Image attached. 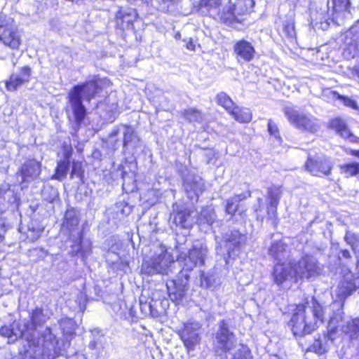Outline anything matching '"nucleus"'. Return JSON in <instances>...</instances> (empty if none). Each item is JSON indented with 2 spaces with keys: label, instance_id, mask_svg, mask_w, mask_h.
Returning <instances> with one entry per match:
<instances>
[{
  "label": "nucleus",
  "instance_id": "nucleus-22",
  "mask_svg": "<svg viewBox=\"0 0 359 359\" xmlns=\"http://www.w3.org/2000/svg\"><path fill=\"white\" fill-rule=\"evenodd\" d=\"M357 286L353 280V276H346L339 283L335 290V294L339 298V301L344 303V300L356 290Z\"/></svg>",
  "mask_w": 359,
  "mask_h": 359
},
{
  "label": "nucleus",
  "instance_id": "nucleus-47",
  "mask_svg": "<svg viewBox=\"0 0 359 359\" xmlns=\"http://www.w3.org/2000/svg\"><path fill=\"white\" fill-rule=\"evenodd\" d=\"M117 208H118L120 213L125 216L130 215L133 210V207L124 201L118 203Z\"/></svg>",
  "mask_w": 359,
  "mask_h": 359
},
{
  "label": "nucleus",
  "instance_id": "nucleus-17",
  "mask_svg": "<svg viewBox=\"0 0 359 359\" xmlns=\"http://www.w3.org/2000/svg\"><path fill=\"white\" fill-rule=\"evenodd\" d=\"M233 52L238 61L250 62L255 55V49L252 44L245 39L238 40L233 45Z\"/></svg>",
  "mask_w": 359,
  "mask_h": 359
},
{
  "label": "nucleus",
  "instance_id": "nucleus-46",
  "mask_svg": "<svg viewBox=\"0 0 359 359\" xmlns=\"http://www.w3.org/2000/svg\"><path fill=\"white\" fill-rule=\"evenodd\" d=\"M83 175V170L82 168V163L79 161H73L72 168L70 174L71 178H73L74 176L82 179Z\"/></svg>",
  "mask_w": 359,
  "mask_h": 359
},
{
  "label": "nucleus",
  "instance_id": "nucleus-28",
  "mask_svg": "<svg viewBox=\"0 0 359 359\" xmlns=\"http://www.w3.org/2000/svg\"><path fill=\"white\" fill-rule=\"evenodd\" d=\"M269 255L274 259L281 261L287 255V245L282 240L273 241L269 248Z\"/></svg>",
  "mask_w": 359,
  "mask_h": 359
},
{
  "label": "nucleus",
  "instance_id": "nucleus-50",
  "mask_svg": "<svg viewBox=\"0 0 359 359\" xmlns=\"http://www.w3.org/2000/svg\"><path fill=\"white\" fill-rule=\"evenodd\" d=\"M120 131H121V129L119 128H114L109 135V139L111 141L114 142V147L116 146V144L118 143V140H114V138H115L120 133Z\"/></svg>",
  "mask_w": 359,
  "mask_h": 359
},
{
  "label": "nucleus",
  "instance_id": "nucleus-3",
  "mask_svg": "<svg viewBox=\"0 0 359 359\" xmlns=\"http://www.w3.org/2000/svg\"><path fill=\"white\" fill-rule=\"evenodd\" d=\"M102 90L100 81H90L82 85H76L68 94L69 104L73 111L75 122L81 123L86 114V109L83 104L82 97L90 102Z\"/></svg>",
  "mask_w": 359,
  "mask_h": 359
},
{
  "label": "nucleus",
  "instance_id": "nucleus-6",
  "mask_svg": "<svg viewBox=\"0 0 359 359\" xmlns=\"http://www.w3.org/2000/svg\"><path fill=\"white\" fill-rule=\"evenodd\" d=\"M174 264L171 256L167 252L165 247H160L158 252H155L154 256L144 260L142 264L141 271L144 274L154 275L156 273L168 274L171 271L170 267Z\"/></svg>",
  "mask_w": 359,
  "mask_h": 359
},
{
  "label": "nucleus",
  "instance_id": "nucleus-26",
  "mask_svg": "<svg viewBox=\"0 0 359 359\" xmlns=\"http://www.w3.org/2000/svg\"><path fill=\"white\" fill-rule=\"evenodd\" d=\"M330 337V334H329V332L326 334H323V336L318 335L317 338H315L313 344L307 348V351L318 354H323L327 352L330 344L332 343L334 339L333 336H332V338Z\"/></svg>",
  "mask_w": 359,
  "mask_h": 359
},
{
  "label": "nucleus",
  "instance_id": "nucleus-39",
  "mask_svg": "<svg viewBox=\"0 0 359 359\" xmlns=\"http://www.w3.org/2000/svg\"><path fill=\"white\" fill-rule=\"evenodd\" d=\"M217 102L219 105L223 107L226 111L230 112L235 107L234 103L230 97L225 93H219L216 97Z\"/></svg>",
  "mask_w": 359,
  "mask_h": 359
},
{
  "label": "nucleus",
  "instance_id": "nucleus-57",
  "mask_svg": "<svg viewBox=\"0 0 359 359\" xmlns=\"http://www.w3.org/2000/svg\"><path fill=\"white\" fill-rule=\"evenodd\" d=\"M269 359H280L277 355H272Z\"/></svg>",
  "mask_w": 359,
  "mask_h": 359
},
{
  "label": "nucleus",
  "instance_id": "nucleus-37",
  "mask_svg": "<svg viewBox=\"0 0 359 359\" xmlns=\"http://www.w3.org/2000/svg\"><path fill=\"white\" fill-rule=\"evenodd\" d=\"M222 0H201V6L203 8H206L208 13L212 12V14L219 15L220 6Z\"/></svg>",
  "mask_w": 359,
  "mask_h": 359
},
{
  "label": "nucleus",
  "instance_id": "nucleus-19",
  "mask_svg": "<svg viewBox=\"0 0 359 359\" xmlns=\"http://www.w3.org/2000/svg\"><path fill=\"white\" fill-rule=\"evenodd\" d=\"M272 276L275 283L278 285H280L289 278H295L293 264H285L282 263L276 264Z\"/></svg>",
  "mask_w": 359,
  "mask_h": 359
},
{
  "label": "nucleus",
  "instance_id": "nucleus-29",
  "mask_svg": "<svg viewBox=\"0 0 359 359\" xmlns=\"http://www.w3.org/2000/svg\"><path fill=\"white\" fill-rule=\"evenodd\" d=\"M345 43L348 47L350 53L359 51V27H353L346 33Z\"/></svg>",
  "mask_w": 359,
  "mask_h": 359
},
{
  "label": "nucleus",
  "instance_id": "nucleus-38",
  "mask_svg": "<svg viewBox=\"0 0 359 359\" xmlns=\"http://www.w3.org/2000/svg\"><path fill=\"white\" fill-rule=\"evenodd\" d=\"M219 15L221 20L226 24H232L236 21L233 5L229 4L226 6Z\"/></svg>",
  "mask_w": 359,
  "mask_h": 359
},
{
  "label": "nucleus",
  "instance_id": "nucleus-9",
  "mask_svg": "<svg viewBox=\"0 0 359 359\" xmlns=\"http://www.w3.org/2000/svg\"><path fill=\"white\" fill-rule=\"evenodd\" d=\"M0 41L13 49H18L21 43L13 19L2 15H0Z\"/></svg>",
  "mask_w": 359,
  "mask_h": 359
},
{
  "label": "nucleus",
  "instance_id": "nucleus-32",
  "mask_svg": "<svg viewBox=\"0 0 359 359\" xmlns=\"http://www.w3.org/2000/svg\"><path fill=\"white\" fill-rule=\"evenodd\" d=\"M244 198L245 196L243 194L235 195L228 198L225 203L226 213L233 216L238 210L239 203Z\"/></svg>",
  "mask_w": 359,
  "mask_h": 359
},
{
  "label": "nucleus",
  "instance_id": "nucleus-56",
  "mask_svg": "<svg viewBox=\"0 0 359 359\" xmlns=\"http://www.w3.org/2000/svg\"><path fill=\"white\" fill-rule=\"evenodd\" d=\"M351 154L352 155L359 158V150H352Z\"/></svg>",
  "mask_w": 359,
  "mask_h": 359
},
{
  "label": "nucleus",
  "instance_id": "nucleus-10",
  "mask_svg": "<svg viewBox=\"0 0 359 359\" xmlns=\"http://www.w3.org/2000/svg\"><path fill=\"white\" fill-rule=\"evenodd\" d=\"M295 280L298 279H311L320 275L322 266L317 259L313 256L306 255L297 264H294Z\"/></svg>",
  "mask_w": 359,
  "mask_h": 359
},
{
  "label": "nucleus",
  "instance_id": "nucleus-21",
  "mask_svg": "<svg viewBox=\"0 0 359 359\" xmlns=\"http://www.w3.org/2000/svg\"><path fill=\"white\" fill-rule=\"evenodd\" d=\"M282 196L280 187H271L268 190L267 215L269 219H274L277 215V207Z\"/></svg>",
  "mask_w": 359,
  "mask_h": 359
},
{
  "label": "nucleus",
  "instance_id": "nucleus-51",
  "mask_svg": "<svg viewBox=\"0 0 359 359\" xmlns=\"http://www.w3.org/2000/svg\"><path fill=\"white\" fill-rule=\"evenodd\" d=\"M340 255L345 259L350 260L351 259V253L348 250H340Z\"/></svg>",
  "mask_w": 359,
  "mask_h": 359
},
{
  "label": "nucleus",
  "instance_id": "nucleus-8",
  "mask_svg": "<svg viewBox=\"0 0 359 359\" xmlns=\"http://www.w3.org/2000/svg\"><path fill=\"white\" fill-rule=\"evenodd\" d=\"M236 339L233 332L230 330L228 323L222 320L217 325L214 339V346L219 354L230 353L236 347Z\"/></svg>",
  "mask_w": 359,
  "mask_h": 359
},
{
  "label": "nucleus",
  "instance_id": "nucleus-24",
  "mask_svg": "<svg viewBox=\"0 0 359 359\" xmlns=\"http://www.w3.org/2000/svg\"><path fill=\"white\" fill-rule=\"evenodd\" d=\"M193 212L189 209L184 208L172 214L171 219L177 226L182 229H189L194 223V219L191 217V213Z\"/></svg>",
  "mask_w": 359,
  "mask_h": 359
},
{
  "label": "nucleus",
  "instance_id": "nucleus-7",
  "mask_svg": "<svg viewBox=\"0 0 359 359\" xmlns=\"http://www.w3.org/2000/svg\"><path fill=\"white\" fill-rule=\"evenodd\" d=\"M207 253V246L196 241L193 245L192 249L189 250L188 254L185 252H180L177 261L181 267L191 271L196 266L204 264Z\"/></svg>",
  "mask_w": 359,
  "mask_h": 359
},
{
  "label": "nucleus",
  "instance_id": "nucleus-35",
  "mask_svg": "<svg viewBox=\"0 0 359 359\" xmlns=\"http://www.w3.org/2000/svg\"><path fill=\"white\" fill-rule=\"evenodd\" d=\"M123 131L122 133L123 135V146L124 148H127L128 147L135 144L136 140H137V137L135 133L134 129L131 126H124L122 127Z\"/></svg>",
  "mask_w": 359,
  "mask_h": 359
},
{
  "label": "nucleus",
  "instance_id": "nucleus-52",
  "mask_svg": "<svg viewBox=\"0 0 359 359\" xmlns=\"http://www.w3.org/2000/svg\"><path fill=\"white\" fill-rule=\"evenodd\" d=\"M186 47L190 50H195L196 45L191 39H190V40L187 42Z\"/></svg>",
  "mask_w": 359,
  "mask_h": 359
},
{
  "label": "nucleus",
  "instance_id": "nucleus-23",
  "mask_svg": "<svg viewBox=\"0 0 359 359\" xmlns=\"http://www.w3.org/2000/svg\"><path fill=\"white\" fill-rule=\"evenodd\" d=\"M329 127L334 130L341 137L348 140L351 142H358L359 138L351 133L346 122L341 118H334L329 123Z\"/></svg>",
  "mask_w": 359,
  "mask_h": 359
},
{
  "label": "nucleus",
  "instance_id": "nucleus-18",
  "mask_svg": "<svg viewBox=\"0 0 359 359\" xmlns=\"http://www.w3.org/2000/svg\"><path fill=\"white\" fill-rule=\"evenodd\" d=\"M31 76V69L28 66L23 67L19 74H13L6 82V87L8 91H15L24 83L29 82Z\"/></svg>",
  "mask_w": 359,
  "mask_h": 359
},
{
  "label": "nucleus",
  "instance_id": "nucleus-20",
  "mask_svg": "<svg viewBox=\"0 0 359 359\" xmlns=\"http://www.w3.org/2000/svg\"><path fill=\"white\" fill-rule=\"evenodd\" d=\"M332 20L337 25H340L345 18L350 15L351 2L349 0H332Z\"/></svg>",
  "mask_w": 359,
  "mask_h": 359
},
{
  "label": "nucleus",
  "instance_id": "nucleus-2",
  "mask_svg": "<svg viewBox=\"0 0 359 359\" xmlns=\"http://www.w3.org/2000/svg\"><path fill=\"white\" fill-rule=\"evenodd\" d=\"M325 310L314 297L306 304L297 306L290 319V325L294 336L302 337L310 334L323 323Z\"/></svg>",
  "mask_w": 359,
  "mask_h": 359
},
{
  "label": "nucleus",
  "instance_id": "nucleus-1",
  "mask_svg": "<svg viewBox=\"0 0 359 359\" xmlns=\"http://www.w3.org/2000/svg\"><path fill=\"white\" fill-rule=\"evenodd\" d=\"M52 312L46 308H36L27 319L14 320L0 328V334L6 337L8 343L24 338L29 344L21 359H54L61 354L58 341L50 327L37 333L36 327L41 326L50 319Z\"/></svg>",
  "mask_w": 359,
  "mask_h": 359
},
{
  "label": "nucleus",
  "instance_id": "nucleus-11",
  "mask_svg": "<svg viewBox=\"0 0 359 359\" xmlns=\"http://www.w3.org/2000/svg\"><path fill=\"white\" fill-rule=\"evenodd\" d=\"M176 279L168 280L166 283L169 297L172 302L179 304L185 296L189 289V272L182 267Z\"/></svg>",
  "mask_w": 359,
  "mask_h": 359
},
{
  "label": "nucleus",
  "instance_id": "nucleus-45",
  "mask_svg": "<svg viewBox=\"0 0 359 359\" xmlns=\"http://www.w3.org/2000/svg\"><path fill=\"white\" fill-rule=\"evenodd\" d=\"M268 131L271 135L273 136L274 138L280 144L282 139L279 135V130L277 125L271 120L269 119L268 122Z\"/></svg>",
  "mask_w": 359,
  "mask_h": 359
},
{
  "label": "nucleus",
  "instance_id": "nucleus-58",
  "mask_svg": "<svg viewBox=\"0 0 359 359\" xmlns=\"http://www.w3.org/2000/svg\"><path fill=\"white\" fill-rule=\"evenodd\" d=\"M175 1L176 0H163V1H170V2L172 3V4H175Z\"/></svg>",
  "mask_w": 359,
  "mask_h": 359
},
{
  "label": "nucleus",
  "instance_id": "nucleus-25",
  "mask_svg": "<svg viewBox=\"0 0 359 359\" xmlns=\"http://www.w3.org/2000/svg\"><path fill=\"white\" fill-rule=\"evenodd\" d=\"M136 18L137 14L133 9L119 10L116 14V24L123 30L133 29V22Z\"/></svg>",
  "mask_w": 359,
  "mask_h": 359
},
{
  "label": "nucleus",
  "instance_id": "nucleus-33",
  "mask_svg": "<svg viewBox=\"0 0 359 359\" xmlns=\"http://www.w3.org/2000/svg\"><path fill=\"white\" fill-rule=\"evenodd\" d=\"M344 241L351 246L356 258L359 256V233L351 231H346Z\"/></svg>",
  "mask_w": 359,
  "mask_h": 359
},
{
  "label": "nucleus",
  "instance_id": "nucleus-4",
  "mask_svg": "<svg viewBox=\"0 0 359 359\" xmlns=\"http://www.w3.org/2000/svg\"><path fill=\"white\" fill-rule=\"evenodd\" d=\"M217 250L221 253L226 252L228 258L234 259L245 245L247 236L239 231L233 229L224 233L222 238L215 236Z\"/></svg>",
  "mask_w": 359,
  "mask_h": 359
},
{
  "label": "nucleus",
  "instance_id": "nucleus-44",
  "mask_svg": "<svg viewBox=\"0 0 359 359\" xmlns=\"http://www.w3.org/2000/svg\"><path fill=\"white\" fill-rule=\"evenodd\" d=\"M140 306L141 311L144 313H150L152 316H158V312L153 309V305L151 303H147L146 301L144 302L142 297L140 298Z\"/></svg>",
  "mask_w": 359,
  "mask_h": 359
},
{
  "label": "nucleus",
  "instance_id": "nucleus-55",
  "mask_svg": "<svg viewBox=\"0 0 359 359\" xmlns=\"http://www.w3.org/2000/svg\"><path fill=\"white\" fill-rule=\"evenodd\" d=\"M51 191H53V197L52 198H48L47 200L49 201L50 202H53L54 201V198L57 196V191L55 190H53L51 189Z\"/></svg>",
  "mask_w": 359,
  "mask_h": 359
},
{
  "label": "nucleus",
  "instance_id": "nucleus-43",
  "mask_svg": "<svg viewBox=\"0 0 359 359\" xmlns=\"http://www.w3.org/2000/svg\"><path fill=\"white\" fill-rule=\"evenodd\" d=\"M346 177L355 175L359 172V163H353L341 166Z\"/></svg>",
  "mask_w": 359,
  "mask_h": 359
},
{
  "label": "nucleus",
  "instance_id": "nucleus-53",
  "mask_svg": "<svg viewBox=\"0 0 359 359\" xmlns=\"http://www.w3.org/2000/svg\"><path fill=\"white\" fill-rule=\"evenodd\" d=\"M34 252H37V255L43 258L48 255V252L41 248L34 249Z\"/></svg>",
  "mask_w": 359,
  "mask_h": 359
},
{
  "label": "nucleus",
  "instance_id": "nucleus-36",
  "mask_svg": "<svg viewBox=\"0 0 359 359\" xmlns=\"http://www.w3.org/2000/svg\"><path fill=\"white\" fill-rule=\"evenodd\" d=\"M201 286L207 289L213 290L219 285L217 278L213 273H202L201 274Z\"/></svg>",
  "mask_w": 359,
  "mask_h": 359
},
{
  "label": "nucleus",
  "instance_id": "nucleus-31",
  "mask_svg": "<svg viewBox=\"0 0 359 359\" xmlns=\"http://www.w3.org/2000/svg\"><path fill=\"white\" fill-rule=\"evenodd\" d=\"M229 114L237 121L241 123H248L252 119V114L248 109H241L235 106Z\"/></svg>",
  "mask_w": 359,
  "mask_h": 359
},
{
  "label": "nucleus",
  "instance_id": "nucleus-54",
  "mask_svg": "<svg viewBox=\"0 0 359 359\" xmlns=\"http://www.w3.org/2000/svg\"><path fill=\"white\" fill-rule=\"evenodd\" d=\"M8 190L7 186L0 185V197H1Z\"/></svg>",
  "mask_w": 359,
  "mask_h": 359
},
{
  "label": "nucleus",
  "instance_id": "nucleus-49",
  "mask_svg": "<svg viewBox=\"0 0 359 359\" xmlns=\"http://www.w3.org/2000/svg\"><path fill=\"white\" fill-rule=\"evenodd\" d=\"M323 96L331 99L332 100H336L340 97V95L337 91L332 90L329 88L323 90Z\"/></svg>",
  "mask_w": 359,
  "mask_h": 359
},
{
  "label": "nucleus",
  "instance_id": "nucleus-12",
  "mask_svg": "<svg viewBox=\"0 0 359 359\" xmlns=\"http://www.w3.org/2000/svg\"><path fill=\"white\" fill-rule=\"evenodd\" d=\"M182 177L183 189L187 197L190 200L197 201L199 196L205 190L203 179L187 169L182 172Z\"/></svg>",
  "mask_w": 359,
  "mask_h": 359
},
{
  "label": "nucleus",
  "instance_id": "nucleus-13",
  "mask_svg": "<svg viewBox=\"0 0 359 359\" xmlns=\"http://www.w3.org/2000/svg\"><path fill=\"white\" fill-rule=\"evenodd\" d=\"M201 324L195 320H190L184 324L183 328L179 330V335L184 346L193 350L201 341L200 330Z\"/></svg>",
  "mask_w": 359,
  "mask_h": 359
},
{
  "label": "nucleus",
  "instance_id": "nucleus-14",
  "mask_svg": "<svg viewBox=\"0 0 359 359\" xmlns=\"http://www.w3.org/2000/svg\"><path fill=\"white\" fill-rule=\"evenodd\" d=\"M334 163L327 156L308 158L305 166L306 170L313 175L321 177L327 176L331 173Z\"/></svg>",
  "mask_w": 359,
  "mask_h": 359
},
{
  "label": "nucleus",
  "instance_id": "nucleus-48",
  "mask_svg": "<svg viewBox=\"0 0 359 359\" xmlns=\"http://www.w3.org/2000/svg\"><path fill=\"white\" fill-rule=\"evenodd\" d=\"M338 100L341 101L346 107H350L353 109H358V104L356 102L348 97L340 95V97H339Z\"/></svg>",
  "mask_w": 359,
  "mask_h": 359
},
{
  "label": "nucleus",
  "instance_id": "nucleus-5",
  "mask_svg": "<svg viewBox=\"0 0 359 359\" xmlns=\"http://www.w3.org/2000/svg\"><path fill=\"white\" fill-rule=\"evenodd\" d=\"M283 111L290 123L300 130L315 133L320 128L319 120L310 114L301 112L291 106H286Z\"/></svg>",
  "mask_w": 359,
  "mask_h": 359
},
{
  "label": "nucleus",
  "instance_id": "nucleus-40",
  "mask_svg": "<svg viewBox=\"0 0 359 359\" xmlns=\"http://www.w3.org/2000/svg\"><path fill=\"white\" fill-rule=\"evenodd\" d=\"M229 353L231 354V359H252L250 349L243 344L238 345L233 353Z\"/></svg>",
  "mask_w": 359,
  "mask_h": 359
},
{
  "label": "nucleus",
  "instance_id": "nucleus-41",
  "mask_svg": "<svg viewBox=\"0 0 359 359\" xmlns=\"http://www.w3.org/2000/svg\"><path fill=\"white\" fill-rule=\"evenodd\" d=\"M283 32L287 38L292 39L296 36L294 20L290 18L283 25Z\"/></svg>",
  "mask_w": 359,
  "mask_h": 359
},
{
  "label": "nucleus",
  "instance_id": "nucleus-30",
  "mask_svg": "<svg viewBox=\"0 0 359 359\" xmlns=\"http://www.w3.org/2000/svg\"><path fill=\"white\" fill-rule=\"evenodd\" d=\"M79 219L77 216L76 211L73 209H68L65 214L62 223L64 227L68 229L69 231L74 230L79 224Z\"/></svg>",
  "mask_w": 359,
  "mask_h": 359
},
{
  "label": "nucleus",
  "instance_id": "nucleus-34",
  "mask_svg": "<svg viewBox=\"0 0 359 359\" xmlns=\"http://www.w3.org/2000/svg\"><path fill=\"white\" fill-rule=\"evenodd\" d=\"M216 217L217 216L214 210V208L210 206H208L203 208L201 210L200 215L198 217V221L200 223L204 222L208 224V225H212L215 220L216 219Z\"/></svg>",
  "mask_w": 359,
  "mask_h": 359
},
{
  "label": "nucleus",
  "instance_id": "nucleus-42",
  "mask_svg": "<svg viewBox=\"0 0 359 359\" xmlns=\"http://www.w3.org/2000/svg\"><path fill=\"white\" fill-rule=\"evenodd\" d=\"M184 116L190 122H199L202 119L201 112L195 109L184 111Z\"/></svg>",
  "mask_w": 359,
  "mask_h": 359
},
{
  "label": "nucleus",
  "instance_id": "nucleus-27",
  "mask_svg": "<svg viewBox=\"0 0 359 359\" xmlns=\"http://www.w3.org/2000/svg\"><path fill=\"white\" fill-rule=\"evenodd\" d=\"M72 156V149H65L64 153V159L60 161L57 163L55 173L52 177L53 179H55L62 181L66 178L67 172L69 169L70 158Z\"/></svg>",
  "mask_w": 359,
  "mask_h": 359
},
{
  "label": "nucleus",
  "instance_id": "nucleus-16",
  "mask_svg": "<svg viewBox=\"0 0 359 359\" xmlns=\"http://www.w3.org/2000/svg\"><path fill=\"white\" fill-rule=\"evenodd\" d=\"M342 306L343 302H334L330 304V309L333 311V314L330 316L327 325V332L330 334V338H332V336L334 337L336 334L338 327H341V329L344 331V327L346 326V325H343L344 313Z\"/></svg>",
  "mask_w": 359,
  "mask_h": 359
},
{
  "label": "nucleus",
  "instance_id": "nucleus-15",
  "mask_svg": "<svg viewBox=\"0 0 359 359\" xmlns=\"http://www.w3.org/2000/svg\"><path fill=\"white\" fill-rule=\"evenodd\" d=\"M41 172V162L32 158L27 159L19 168L17 175L21 177V182L29 183L36 179Z\"/></svg>",
  "mask_w": 359,
  "mask_h": 359
}]
</instances>
